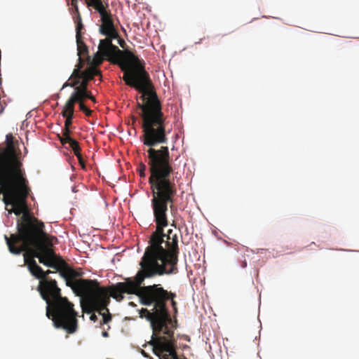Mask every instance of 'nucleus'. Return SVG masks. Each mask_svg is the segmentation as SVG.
<instances>
[{"instance_id":"obj_19","label":"nucleus","mask_w":359,"mask_h":359,"mask_svg":"<svg viewBox=\"0 0 359 359\" xmlns=\"http://www.w3.org/2000/svg\"><path fill=\"white\" fill-rule=\"evenodd\" d=\"M146 165L144 163H140L139 167V173L141 177H145Z\"/></svg>"},{"instance_id":"obj_2","label":"nucleus","mask_w":359,"mask_h":359,"mask_svg":"<svg viewBox=\"0 0 359 359\" xmlns=\"http://www.w3.org/2000/svg\"><path fill=\"white\" fill-rule=\"evenodd\" d=\"M106 59L118 65L123 72V80L127 86L134 88L142 95L137 107L142 110V132L141 140L148 147L147 150L149 172L165 168H172L169 149L163 144L168 142L166 117L162 111L161 103L154 89L149 73L145 70L144 62L133 53L131 56L119 54L109 49L107 53L100 49L93 58V67L99 66Z\"/></svg>"},{"instance_id":"obj_3","label":"nucleus","mask_w":359,"mask_h":359,"mask_svg":"<svg viewBox=\"0 0 359 359\" xmlns=\"http://www.w3.org/2000/svg\"><path fill=\"white\" fill-rule=\"evenodd\" d=\"M44 224L36 218L27 214L22 215L17 222L18 233H13L10 237L6 235V241L10 252L20 255L25 252V263L32 275L40 280L44 278V271L39 266L34 258L39 259L43 265L53 268L59 272L66 285L72 290L89 292L92 290L93 282L86 279H75L81 273L71 268L68 264L57 256L52 248L54 241L57 238L46 233Z\"/></svg>"},{"instance_id":"obj_21","label":"nucleus","mask_w":359,"mask_h":359,"mask_svg":"<svg viewBox=\"0 0 359 359\" xmlns=\"http://www.w3.org/2000/svg\"><path fill=\"white\" fill-rule=\"evenodd\" d=\"M77 158L79 160V163L80 165L81 166L82 169L86 170V163H85V161L83 160L82 156H80V158Z\"/></svg>"},{"instance_id":"obj_14","label":"nucleus","mask_w":359,"mask_h":359,"mask_svg":"<svg viewBox=\"0 0 359 359\" xmlns=\"http://www.w3.org/2000/svg\"><path fill=\"white\" fill-rule=\"evenodd\" d=\"M73 19L76 24V39L82 38V30L84 29V26L82 23L81 16H74Z\"/></svg>"},{"instance_id":"obj_24","label":"nucleus","mask_w":359,"mask_h":359,"mask_svg":"<svg viewBox=\"0 0 359 359\" xmlns=\"http://www.w3.org/2000/svg\"><path fill=\"white\" fill-rule=\"evenodd\" d=\"M90 320L95 322L97 320V317L95 313H93L90 316Z\"/></svg>"},{"instance_id":"obj_18","label":"nucleus","mask_w":359,"mask_h":359,"mask_svg":"<svg viewBox=\"0 0 359 359\" xmlns=\"http://www.w3.org/2000/svg\"><path fill=\"white\" fill-rule=\"evenodd\" d=\"M70 133H71V131H70V129L69 128H62V135L65 137L66 140L70 141V142L72 141H74L75 140L74 139H72L71 137H70Z\"/></svg>"},{"instance_id":"obj_23","label":"nucleus","mask_w":359,"mask_h":359,"mask_svg":"<svg viewBox=\"0 0 359 359\" xmlns=\"http://www.w3.org/2000/svg\"><path fill=\"white\" fill-rule=\"evenodd\" d=\"M118 44L120 45V46H121V48H125L126 42L124 41V40H123V39H120V38H119V39H118Z\"/></svg>"},{"instance_id":"obj_28","label":"nucleus","mask_w":359,"mask_h":359,"mask_svg":"<svg viewBox=\"0 0 359 359\" xmlns=\"http://www.w3.org/2000/svg\"><path fill=\"white\" fill-rule=\"evenodd\" d=\"M89 99H90V100H92L93 102H95V97H93L91 94H90V95Z\"/></svg>"},{"instance_id":"obj_11","label":"nucleus","mask_w":359,"mask_h":359,"mask_svg":"<svg viewBox=\"0 0 359 359\" xmlns=\"http://www.w3.org/2000/svg\"><path fill=\"white\" fill-rule=\"evenodd\" d=\"M91 93L86 89H74L67 102L74 107L76 102H83L86 99H89Z\"/></svg>"},{"instance_id":"obj_27","label":"nucleus","mask_w":359,"mask_h":359,"mask_svg":"<svg viewBox=\"0 0 359 359\" xmlns=\"http://www.w3.org/2000/svg\"><path fill=\"white\" fill-rule=\"evenodd\" d=\"M102 335L104 337H107L109 336V334H108V332H107L104 331V332H102Z\"/></svg>"},{"instance_id":"obj_7","label":"nucleus","mask_w":359,"mask_h":359,"mask_svg":"<svg viewBox=\"0 0 359 359\" xmlns=\"http://www.w3.org/2000/svg\"><path fill=\"white\" fill-rule=\"evenodd\" d=\"M88 281L93 282L90 283L92 290L89 292L74 290L77 295L85 296L86 298V303L88 307V313L93 311H97L100 315L102 316V321L101 325L107 324L111 320V315L109 312L107 306L110 302L109 297L111 296V287H102L99 285L96 280H88Z\"/></svg>"},{"instance_id":"obj_12","label":"nucleus","mask_w":359,"mask_h":359,"mask_svg":"<svg viewBox=\"0 0 359 359\" xmlns=\"http://www.w3.org/2000/svg\"><path fill=\"white\" fill-rule=\"evenodd\" d=\"M74 107L66 102L63 107L61 114L66 118L64 128H69L72 124L74 118Z\"/></svg>"},{"instance_id":"obj_13","label":"nucleus","mask_w":359,"mask_h":359,"mask_svg":"<svg viewBox=\"0 0 359 359\" xmlns=\"http://www.w3.org/2000/svg\"><path fill=\"white\" fill-rule=\"evenodd\" d=\"M83 62L81 57H79V63L75 66V68L73 70L72 74L69 78V81H72V79H78L83 74L81 69L83 68Z\"/></svg>"},{"instance_id":"obj_20","label":"nucleus","mask_w":359,"mask_h":359,"mask_svg":"<svg viewBox=\"0 0 359 359\" xmlns=\"http://www.w3.org/2000/svg\"><path fill=\"white\" fill-rule=\"evenodd\" d=\"M69 10H70V12L72 13L73 17L74 16H75V17L81 16L78 6H74L73 8H70Z\"/></svg>"},{"instance_id":"obj_25","label":"nucleus","mask_w":359,"mask_h":359,"mask_svg":"<svg viewBox=\"0 0 359 359\" xmlns=\"http://www.w3.org/2000/svg\"><path fill=\"white\" fill-rule=\"evenodd\" d=\"M72 7L77 6H78V1L77 0H72L71 3Z\"/></svg>"},{"instance_id":"obj_22","label":"nucleus","mask_w":359,"mask_h":359,"mask_svg":"<svg viewBox=\"0 0 359 359\" xmlns=\"http://www.w3.org/2000/svg\"><path fill=\"white\" fill-rule=\"evenodd\" d=\"M60 141L62 145H65L66 144H69L70 145V141L66 140L65 137L64 136H59Z\"/></svg>"},{"instance_id":"obj_15","label":"nucleus","mask_w":359,"mask_h":359,"mask_svg":"<svg viewBox=\"0 0 359 359\" xmlns=\"http://www.w3.org/2000/svg\"><path fill=\"white\" fill-rule=\"evenodd\" d=\"M76 39L78 55L79 56V57H81V55H83L88 53V47L83 42V38H79V39Z\"/></svg>"},{"instance_id":"obj_4","label":"nucleus","mask_w":359,"mask_h":359,"mask_svg":"<svg viewBox=\"0 0 359 359\" xmlns=\"http://www.w3.org/2000/svg\"><path fill=\"white\" fill-rule=\"evenodd\" d=\"M38 291L47 304L46 316L53 320L54 326L65 330L69 334L75 332L77 313L74 309V304L61 296L56 280L42 278L39 281Z\"/></svg>"},{"instance_id":"obj_6","label":"nucleus","mask_w":359,"mask_h":359,"mask_svg":"<svg viewBox=\"0 0 359 359\" xmlns=\"http://www.w3.org/2000/svg\"><path fill=\"white\" fill-rule=\"evenodd\" d=\"M86 3L88 7H93L101 16L102 25L99 30L106 38L100 41V49L105 53L111 49L119 54L131 56L132 51L128 49L121 50L112 43L113 39L118 38V33L114 25L111 13L106 11L102 0H86Z\"/></svg>"},{"instance_id":"obj_17","label":"nucleus","mask_w":359,"mask_h":359,"mask_svg":"<svg viewBox=\"0 0 359 359\" xmlns=\"http://www.w3.org/2000/svg\"><path fill=\"white\" fill-rule=\"evenodd\" d=\"M79 104V109L82 111L87 116H90L93 111L89 109L84 104L83 102H78Z\"/></svg>"},{"instance_id":"obj_9","label":"nucleus","mask_w":359,"mask_h":359,"mask_svg":"<svg viewBox=\"0 0 359 359\" xmlns=\"http://www.w3.org/2000/svg\"><path fill=\"white\" fill-rule=\"evenodd\" d=\"M172 334H155L153 338L154 349L160 353H164L161 359H180L178 358L175 351V339L174 332L170 329Z\"/></svg>"},{"instance_id":"obj_26","label":"nucleus","mask_w":359,"mask_h":359,"mask_svg":"<svg viewBox=\"0 0 359 359\" xmlns=\"http://www.w3.org/2000/svg\"><path fill=\"white\" fill-rule=\"evenodd\" d=\"M52 271L50 270H48L46 271H44V278H47L46 276L48 275L49 273H51Z\"/></svg>"},{"instance_id":"obj_8","label":"nucleus","mask_w":359,"mask_h":359,"mask_svg":"<svg viewBox=\"0 0 359 359\" xmlns=\"http://www.w3.org/2000/svg\"><path fill=\"white\" fill-rule=\"evenodd\" d=\"M6 147H0V168L25 173L22 163L16 153L14 138L9 133L6 136Z\"/></svg>"},{"instance_id":"obj_16","label":"nucleus","mask_w":359,"mask_h":359,"mask_svg":"<svg viewBox=\"0 0 359 359\" xmlns=\"http://www.w3.org/2000/svg\"><path fill=\"white\" fill-rule=\"evenodd\" d=\"M70 147L72 149L75 156L77 158H80V156H82L81 154V148L79 147V144L76 140L70 142Z\"/></svg>"},{"instance_id":"obj_1","label":"nucleus","mask_w":359,"mask_h":359,"mask_svg":"<svg viewBox=\"0 0 359 359\" xmlns=\"http://www.w3.org/2000/svg\"><path fill=\"white\" fill-rule=\"evenodd\" d=\"M173 168H165L150 172L149 183L151 187L152 198L151 205L153 210L156 230L151 234L149 245L139 263L140 269L134 280L127 278L125 282L113 285L111 296L117 301L123 299V294H134L139 297L142 304L151 309H142L141 316H144L151 323L153 332L156 334H172L168 325L172 323L167 302L170 301L175 313L177 312L176 294L165 290L159 285L143 286L141 285L146 278L163 275L175 274L178 272V238L176 234L170 236L163 229L168 225L167 212L168 206L174 207L177 187L172 176Z\"/></svg>"},{"instance_id":"obj_29","label":"nucleus","mask_w":359,"mask_h":359,"mask_svg":"<svg viewBox=\"0 0 359 359\" xmlns=\"http://www.w3.org/2000/svg\"><path fill=\"white\" fill-rule=\"evenodd\" d=\"M246 265H247L246 262H244L243 264V266L245 267V266H246Z\"/></svg>"},{"instance_id":"obj_10","label":"nucleus","mask_w":359,"mask_h":359,"mask_svg":"<svg viewBox=\"0 0 359 359\" xmlns=\"http://www.w3.org/2000/svg\"><path fill=\"white\" fill-rule=\"evenodd\" d=\"M100 71L95 67H90L83 71V74L79 78L72 79V81L67 80L62 86L61 90L67 87L74 88V89H86L88 88V82L92 80L94 76L100 75Z\"/></svg>"},{"instance_id":"obj_5","label":"nucleus","mask_w":359,"mask_h":359,"mask_svg":"<svg viewBox=\"0 0 359 359\" xmlns=\"http://www.w3.org/2000/svg\"><path fill=\"white\" fill-rule=\"evenodd\" d=\"M29 182L25 173H20L0 168V195L6 206L11 205L9 214H27V198L30 193Z\"/></svg>"}]
</instances>
